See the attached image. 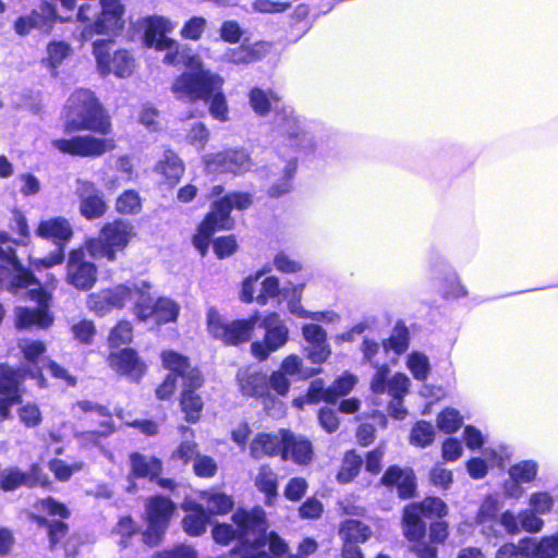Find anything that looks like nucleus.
I'll list each match as a JSON object with an SVG mask.
<instances>
[{
    "label": "nucleus",
    "instance_id": "nucleus-25",
    "mask_svg": "<svg viewBox=\"0 0 558 558\" xmlns=\"http://www.w3.org/2000/svg\"><path fill=\"white\" fill-rule=\"evenodd\" d=\"M302 335L306 342L305 356L313 364L325 363L331 355L326 330L318 324L308 323L303 325Z\"/></svg>",
    "mask_w": 558,
    "mask_h": 558
},
{
    "label": "nucleus",
    "instance_id": "nucleus-56",
    "mask_svg": "<svg viewBox=\"0 0 558 558\" xmlns=\"http://www.w3.org/2000/svg\"><path fill=\"white\" fill-rule=\"evenodd\" d=\"M8 228L12 233L17 235V238H14L15 240L22 241V245L27 244L31 234L27 219L22 210L17 208L12 209V217L8 223Z\"/></svg>",
    "mask_w": 558,
    "mask_h": 558
},
{
    "label": "nucleus",
    "instance_id": "nucleus-36",
    "mask_svg": "<svg viewBox=\"0 0 558 558\" xmlns=\"http://www.w3.org/2000/svg\"><path fill=\"white\" fill-rule=\"evenodd\" d=\"M255 487L265 497L266 506H274L279 494V478L278 474L271 469L269 464H262L254 478Z\"/></svg>",
    "mask_w": 558,
    "mask_h": 558
},
{
    "label": "nucleus",
    "instance_id": "nucleus-26",
    "mask_svg": "<svg viewBox=\"0 0 558 558\" xmlns=\"http://www.w3.org/2000/svg\"><path fill=\"white\" fill-rule=\"evenodd\" d=\"M80 214L87 220L99 219L108 209L104 193L92 181H82L77 190Z\"/></svg>",
    "mask_w": 558,
    "mask_h": 558
},
{
    "label": "nucleus",
    "instance_id": "nucleus-6",
    "mask_svg": "<svg viewBox=\"0 0 558 558\" xmlns=\"http://www.w3.org/2000/svg\"><path fill=\"white\" fill-rule=\"evenodd\" d=\"M160 357L165 369L175 371L183 379L178 398L183 420L189 424L198 423L205 408V400L198 392L206 381L203 372L191 365L189 356L174 350H163Z\"/></svg>",
    "mask_w": 558,
    "mask_h": 558
},
{
    "label": "nucleus",
    "instance_id": "nucleus-32",
    "mask_svg": "<svg viewBox=\"0 0 558 558\" xmlns=\"http://www.w3.org/2000/svg\"><path fill=\"white\" fill-rule=\"evenodd\" d=\"M537 463L533 460H522L509 468L510 483H505V494L508 497L519 498L523 489L521 484H527L536 478Z\"/></svg>",
    "mask_w": 558,
    "mask_h": 558
},
{
    "label": "nucleus",
    "instance_id": "nucleus-60",
    "mask_svg": "<svg viewBox=\"0 0 558 558\" xmlns=\"http://www.w3.org/2000/svg\"><path fill=\"white\" fill-rule=\"evenodd\" d=\"M206 28V20L203 16H192L181 28V36L190 40L201 39Z\"/></svg>",
    "mask_w": 558,
    "mask_h": 558
},
{
    "label": "nucleus",
    "instance_id": "nucleus-7",
    "mask_svg": "<svg viewBox=\"0 0 558 558\" xmlns=\"http://www.w3.org/2000/svg\"><path fill=\"white\" fill-rule=\"evenodd\" d=\"M124 15L125 5L121 0H102L99 5L82 3L76 19L85 24L88 34L118 36L125 26Z\"/></svg>",
    "mask_w": 558,
    "mask_h": 558
},
{
    "label": "nucleus",
    "instance_id": "nucleus-37",
    "mask_svg": "<svg viewBox=\"0 0 558 558\" xmlns=\"http://www.w3.org/2000/svg\"><path fill=\"white\" fill-rule=\"evenodd\" d=\"M53 324V316L45 307H20L16 313V327L27 329L36 326L40 329H48Z\"/></svg>",
    "mask_w": 558,
    "mask_h": 558
},
{
    "label": "nucleus",
    "instance_id": "nucleus-40",
    "mask_svg": "<svg viewBox=\"0 0 558 558\" xmlns=\"http://www.w3.org/2000/svg\"><path fill=\"white\" fill-rule=\"evenodd\" d=\"M520 544H526L530 558H556L558 557V532L543 536L538 541L530 537L520 538Z\"/></svg>",
    "mask_w": 558,
    "mask_h": 558
},
{
    "label": "nucleus",
    "instance_id": "nucleus-19",
    "mask_svg": "<svg viewBox=\"0 0 558 558\" xmlns=\"http://www.w3.org/2000/svg\"><path fill=\"white\" fill-rule=\"evenodd\" d=\"M203 165L209 173L241 175L253 167L251 154L243 147H230L204 156Z\"/></svg>",
    "mask_w": 558,
    "mask_h": 558
},
{
    "label": "nucleus",
    "instance_id": "nucleus-24",
    "mask_svg": "<svg viewBox=\"0 0 558 558\" xmlns=\"http://www.w3.org/2000/svg\"><path fill=\"white\" fill-rule=\"evenodd\" d=\"M107 362L109 367L118 375L135 383L140 381L147 371V366L138 352L131 347L110 352Z\"/></svg>",
    "mask_w": 558,
    "mask_h": 558
},
{
    "label": "nucleus",
    "instance_id": "nucleus-38",
    "mask_svg": "<svg viewBox=\"0 0 558 558\" xmlns=\"http://www.w3.org/2000/svg\"><path fill=\"white\" fill-rule=\"evenodd\" d=\"M362 468L363 457L355 449H348L343 452L336 481L342 485L350 484L359 476Z\"/></svg>",
    "mask_w": 558,
    "mask_h": 558
},
{
    "label": "nucleus",
    "instance_id": "nucleus-48",
    "mask_svg": "<svg viewBox=\"0 0 558 558\" xmlns=\"http://www.w3.org/2000/svg\"><path fill=\"white\" fill-rule=\"evenodd\" d=\"M210 244L215 256L218 259H226L235 254L239 250L238 238L235 234L219 235L211 238Z\"/></svg>",
    "mask_w": 558,
    "mask_h": 558
},
{
    "label": "nucleus",
    "instance_id": "nucleus-4",
    "mask_svg": "<svg viewBox=\"0 0 558 558\" xmlns=\"http://www.w3.org/2000/svg\"><path fill=\"white\" fill-rule=\"evenodd\" d=\"M209 197L215 199L192 235V244L202 257L208 254L211 236L216 232L230 231L234 228L232 210H246L253 204L251 193L233 191L225 194L222 184L214 185L209 191Z\"/></svg>",
    "mask_w": 558,
    "mask_h": 558
},
{
    "label": "nucleus",
    "instance_id": "nucleus-34",
    "mask_svg": "<svg viewBox=\"0 0 558 558\" xmlns=\"http://www.w3.org/2000/svg\"><path fill=\"white\" fill-rule=\"evenodd\" d=\"M170 31L169 22L163 17H150L147 21L144 31V40L148 47H155L157 50L172 49L175 40L167 37Z\"/></svg>",
    "mask_w": 558,
    "mask_h": 558
},
{
    "label": "nucleus",
    "instance_id": "nucleus-33",
    "mask_svg": "<svg viewBox=\"0 0 558 558\" xmlns=\"http://www.w3.org/2000/svg\"><path fill=\"white\" fill-rule=\"evenodd\" d=\"M284 440L283 436L276 433H257L250 444V452L254 459L264 457L274 458L279 456L282 459Z\"/></svg>",
    "mask_w": 558,
    "mask_h": 558
},
{
    "label": "nucleus",
    "instance_id": "nucleus-20",
    "mask_svg": "<svg viewBox=\"0 0 558 558\" xmlns=\"http://www.w3.org/2000/svg\"><path fill=\"white\" fill-rule=\"evenodd\" d=\"M265 329L263 340L251 343V353L259 362L266 361L270 353L283 347L289 340V329L277 312L268 313L262 320Z\"/></svg>",
    "mask_w": 558,
    "mask_h": 558
},
{
    "label": "nucleus",
    "instance_id": "nucleus-52",
    "mask_svg": "<svg viewBox=\"0 0 558 558\" xmlns=\"http://www.w3.org/2000/svg\"><path fill=\"white\" fill-rule=\"evenodd\" d=\"M407 365L415 379L423 381L427 378L429 374V362L424 353L417 351L411 352L408 355Z\"/></svg>",
    "mask_w": 558,
    "mask_h": 558
},
{
    "label": "nucleus",
    "instance_id": "nucleus-49",
    "mask_svg": "<svg viewBox=\"0 0 558 558\" xmlns=\"http://www.w3.org/2000/svg\"><path fill=\"white\" fill-rule=\"evenodd\" d=\"M113 532L120 536V547L126 548L131 545L133 536L140 533V527L131 515H123L118 520Z\"/></svg>",
    "mask_w": 558,
    "mask_h": 558
},
{
    "label": "nucleus",
    "instance_id": "nucleus-45",
    "mask_svg": "<svg viewBox=\"0 0 558 558\" xmlns=\"http://www.w3.org/2000/svg\"><path fill=\"white\" fill-rule=\"evenodd\" d=\"M250 105L255 113L266 117L272 108L280 101V97L272 90H264L259 87H253L248 93Z\"/></svg>",
    "mask_w": 558,
    "mask_h": 558
},
{
    "label": "nucleus",
    "instance_id": "nucleus-63",
    "mask_svg": "<svg viewBox=\"0 0 558 558\" xmlns=\"http://www.w3.org/2000/svg\"><path fill=\"white\" fill-rule=\"evenodd\" d=\"M494 558H530L526 544L507 542L499 546Z\"/></svg>",
    "mask_w": 558,
    "mask_h": 558
},
{
    "label": "nucleus",
    "instance_id": "nucleus-1",
    "mask_svg": "<svg viewBox=\"0 0 558 558\" xmlns=\"http://www.w3.org/2000/svg\"><path fill=\"white\" fill-rule=\"evenodd\" d=\"M62 131L70 137L54 138L52 147L61 154L97 158L116 148L112 118L95 92L76 88L62 110Z\"/></svg>",
    "mask_w": 558,
    "mask_h": 558
},
{
    "label": "nucleus",
    "instance_id": "nucleus-27",
    "mask_svg": "<svg viewBox=\"0 0 558 558\" xmlns=\"http://www.w3.org/2000/svg\"><path fill=\"white\" fill-rule=\"evenodd\" d=\"M180 508L184 511L181 520L183 532L190 537L203 536L211 523V518L204 505L196 500H184Z\"/></svg>",
    "mask_w": 558,
    "mask_h": 558
},
{
    "label": "nucleus",
    "instance_id": "nucleus-44",
    "mask_svg": "<svg viewBox=\"0 0 558 558\" xmlns=\"http://www.w3.org/2000/svg\"><path fill=\"white\" fill-rule=\"evenodd\" d=\"M114 209L120 216H137L143 210V198L134 189L124 190L117 196Z\"/></svg>",
    "mask_w": 558,
    "mask_h": 558
},
{
    "label": "nucleus",
    "instance_id": "nucleus-61",
    "mask_svg": "<svg viewBox=\"0 0 558 558\" xmlns=\"http://www.w3.org/2000/svg\"><path fill=\"white\" fill-rule=\"evenodd\" d=\"M150 558H197V551L190 545L178 544L156 551Z\"/></svg>",
    "mask_w": 558,
    "mask_h": 558
},
{
    "label": "nucleus",
    "instance_id": "nucleus-53",
    "mask_svg": "<svg viewBox=\"0 0 558 558\" xmlns=\"http://www.w3.org/2000/svg\"><path fill=\"white\" fill-rule=\"evenodd\" d=\"M437 427L445 434L456 433L462 425L459 412L451 408L440 411L436 418Z\"/></svg>",
    "mask_w": 558,
    "mask_h": 558
},
{
    "label": "nucleus",
    "instance_id": "nucleus-41",
    "mask_svg": "<svg viewBox=\"0 0 558 558\" xmlns=\"http://www.w3.org/2000/svg\"><path fill=\"white\" fill-rule=\"evenodd\" d=\"M275 124L281 136L289 140H298L304 133L298 117L287 107L276 109Z\"/></svg>",
    "mask_w": 558,
    "mask_h": 558
},
{
    "label": "nucleus",
    "instance_id": "nucleus-18",
    "mask_svg": "<svg viewBox=\"0 0 558 558\" xmlns=\"http://www.w3.org/2000/svg\"><path fill=\"white\" fill-rule=\"evenodd\" d=\"M86 243L70 250L65 265V281L77 291L92 290L98 280L97 265L87 258Z\"/></svg>",
    "mask_w": 558,
    "mask_h": 558
},
{
    "label": "nucleus",
    "instance_id": "nucleus-42",
    "mask_svg": "<svg viewBox=\"0 0 558 558\" xmlns=\"http://www.w3.org/2000/svg\"><path fill=\"white\" fill-rule=\"evenodd\" d=\"M72 47L64 40H50L46 46V57L41 63L53 74H57L58 68L71 54Z\"/></svg>",
    "mask_w": 558,
    "mask_h": 558
},
{
    "label": "nucleus",
    "instance_id": "nucleus-22",
    "mask_svg": "<svg viewBox=\"0 0 558 558\" xmlns=\"http://www.w3.org/2000/svg\"><path fill=\"white\" fill-rule=\"evenodd\" d=\"M49 485L48 475L38 463H32L27 471H22L16 466L7 468L0 476V489L3 492H13L22 486L35 488Z\"/></svg>",
    "mask_w": 558,
    "mask_h": 558
},
{
    "label": "nucleus",
    "instance_id": "nucleus-11",
    "mask_svg": "<svg viewBox=\"0 0 558 558\" xmlns=\"http://www.w3.org/2000/svg\"><path fill=\"white\" fill-rule=\"evenodd\" d=\"M35 235L54 245V250L49 254L31 262L35 270H41L61 265L64 262L65 248L73 239L74 231L68 218L54 216L41 219L35 229Z\"/></svg>",
    "mask_w": 558,
    "mask_h": 558
},
{
    "label": "nucleus",
    "instance_id": "nucleus-29",
    "mask_svg": "<svg viewBox=\"0 0 558 558\" xmlns=\"http://www.w3.org/2000/svg\"><path fill=\"white\" fill-rule=\"evenodd\" d=\"M279 433L284 440L282 461L290 459L299 465H307L312 462L314 449L308 439L295 437L288 428H280Z\"/></svg>",
    "mask_w": 558,
    "mask_h": 558
},
{
    "label": "nucleus",
    "instance_id": "nucleus-57",
    "mask_svg": "<svg viewBox=\"0 0 558 558\" xmlns=\"http://www.w3.org/2000/svg\"><path fill=\"white\" fill-rule=\"evenodd\" d=\"M308 489L307 481L302 476L291 477L283 489V496L291 502H299L306 495Z\"/></svg>",
    "mask_w": 558,
    "mask_h": 558
},
{
    "label": "nucleus",
    "instance_id": "nucleus-16",
    "mask_svg": "<svg viewBox=\"0 0 558 558\" xmlns=\"http://www.w3.org/2000/svg\"><path fill=\"white\" fill-rule=\"evenodd\" d=\"M153 284L149 281V288L140 295L133 304V313L137 320L147 322L153 318L158 325H166L177 322L180 313V305L168 296H151Z\"/></svg>",
    "mask_w": 558,
    "mask_h": 558
},
{
    "label": "nucleus",
    "instance_id": "nucleus-30",
    "mask_svg": "<svg viewBox=\"0 0 558 558\" xmlns=\"http://www.w3.org/2000/svg\"><path fill=\"white\" fill-rule=\"evenodd\" d=\"M154 172L161 178L163 185L173 189L184 175L185 165L173 149L167 148L163 150L161 158L155 163Z\"/></svg>",
    "mask_w": 558,
    "mask_h": 558
},
{
    "label": "nucleus",
    "instance_id": "nucleus-14",
    "mask_svg": "<svg viewBox=\"0 0 558 558\" xmlns=\"http://www.w3.org/2000/svg\"><path fill=\"white\" fill-rule=\"evenodd\" d=\"M175 511L177 506L168 496L156 494L146 499V529L141 533L146 546L153 548L161 544Z\"/></svg>",
    "mask_w": 558,
    "mask_h": 558
},
{
    "label": "nucleus",
    "instance_id": "nucleus-51",
    "mask_svg": "<svg viewBox=\"0 0 558 558\" xmlns=\"http://www.w3.org/2000/svg\"><path fill=\"white\" fill-rule=\"evenodd\" d=\"M98 416H100L101 420L97 423V426L83 432L87 439L98 440L99 438H106L116 430L112 414L108 408L106 414H98Z\"/></svg>",
    "mask_w": 558,
    "mask_h": 558
},
{
    "label": "nucleus",
    "instance_id": "nucleus-23",
    "mask_svg": "<svg viewBox=\"0 0 558 558\" xmlns=\"http://www.w3.org/2000/svg\"><path fill=\"white\" fill-rule=\"evenodd\" d=\"M355 383V376L348 373L337 377L328 387H325L323 378H316L311 381L307 388L306 400L308 403L325 401L335 404L354 388Z\"/></svg>",
    "mask_w": 558,
    "mask_h": 558
},
{
    "label": "nucleus",
    "instance_id": "nucleus-10",
    "mask_svg": "<svg viewBox=\"0 0 558 558\" xmlns=\"http://www.w3.org/2000/svg\"><path fill=\"white\" fill-rule=\"evenodd\" d=\"M149 288V280H126L101 288L87 294L86 307L98 317H104L113 310H123L129 303L140 300V295Z\"/></svg>",
    "mask_w": 558,
    "mask_h": 558
},
{
    "label": "nucleus",
    "instance_id": "nucleus-21",
    "mask_svg": "<svg viewBox=\"0 0 558 558\" xmlns=\"http://www.w3.org/2000/svg\"><path fill=\"white\" fill-rule=\"evenodd\" d=\"M377 484L388 493L396 494L401 500H412L417 496V477L411 466L388 465Z\"/></svg>",
    "mask_w": 558,
    "mask_h": 558
},
{
    "label": "nucleus",
    "instance_id": "nucleus-55",
    "mask_svg": "<svg viewBox=\"0 0 558 558\" xmlns=\"http://www.w3.org/2000/svg\"><path fill=\"white\" fill-rule=\"evenodd\" d=\"M385 450L377 446L365 452L363 457V466L367 474L377 476L383 473Z\"/></svg>",
    "mask_w": 558,
    "mask_h": 558
},
{
    "label": "nucleus",
    "instance_id": "nucleus-62",
    "mask_svg": "<svg viewBox=\"0 0 558 558\" xmlns=\"http://www.w3.org/2000/svg\"><path fill=\"white\" fill-rule=\"evenodd\" d=\"M280 292L279 279L276 276H268L262 281V290L256 296V302L265 305L269 299L279 296Z\"/></svg>",
    "mask_w": 558,
    "mask_h": 558
},
{
    "label": "nucleus",
    "instance_id": "nucleus-59",
    "mask_svg": "<svg viewBox=\"0 0 558 558\" xmlns=\"http://www.w3.org/2000/svg\"><path fill=\"white\" fill-rule=\"evenodd\" d=\"M180 375L175 371H169L162 381L156 387L155 396L159 401L170 400L177 390V379Z\"/></svg>",
    "mask_w": 558,
    "mask_h": 558
},
{
    "label": "nucleus",
    "instance_id": "nucleus-9",
    "mask_svg": "<svg viewBox=\"0 0 558 558\" xmlns=\"http://www.w3.org/2000/svg\"><path fill=\"white\" fill-rule=\"evenodd\" d=\"M235 381L243 397L258 399L263 402L286 397L291 387L290 379L284 377L282 372H271L268 375L262 369L252 367L239 369Z\"/></svg>",
    "mask_w": 558,
    "mask_h": 558
},
{
    "label": "nucleus",
    "instance_id": "nucleus-58",
    "mask_svg": "<svg viewBox=\"0 0 558 558\" xmlns=\"http://www.w3.org/2000/svg\"><path fill=\"white\" fill-rule=\"evenodd\" d=\"M323 513L324 505L314 496L306 498L298 508V515L302 520H318Z\"/></svg>",
    "mask_w": 558,
    "mask_h": 558
},
{
    "label": "nucleus",
    "instance_id": "nucleus-13",
    "mask_svg": "<svg viewBox=\"0 0 558 558\" xmlns=\"http://www.w3.org/2000/svg\"><path fill=\"white\" fill-rule=\"evenodd\" d=\"M259 316L255 312L247 318L226 319L216 307L206 312V329L211 338L226 347H240L252 340Z\"/></svg>",
    "mask_w": 558,
    "mask_h": 558
},
{
    "label": "nucleus",
    "instance_id": "nucleus-47",
    "mask_svg": "<svg viewBox=\"0 0 558 558\" xmlns=\"http://www.w3.org/2000/svg\"><path fill=\"white\" fill-rule=\"evenodd\" d=\"M133 340V326L129 320H119L110 330L108 343L110 348H120Z\"/></svg>",
    "mask_w": 558,
    "mask_h": 558
},
{
    "label": "nucleus",
    "instance_id": "nucleus-39",
    "mask_svg": "<svg viewBox=\"0 0 558 558\" xmlns=\"http://www.w3.org/2000/svg\"><path fill=\"white\" fill-rule=\"evenodd\" d=\"M132 474L137 478H149L154 481L162 472V463L156 457L147 458L140 452H133L130 456Z\"/></svg>",
    "mask_w": 558,
    "mask_h": 558
},
{
    "label": "nucleus",
    "instance_id": "nucleus-15",
    "mask_svg": "<svg viewBox=\"0 0 558 558\" xmlns=\"http://www.w3.org/2000/svg\"><path fill=\"white\" fill-rule=\"evenodd\" d=\"M20 244L23 242L13 239L8 231L0 230V281H3L13 270L14 274L10 277L8 290L14 293L20 289L39 284L33 271L26 268L17 256L16 246Z\"/></svg>",
    "mask_w": 558,
    "mask_h": 558
},
{
    "label": "nucleus",
    "instance_id": "nucleus-54",
    "mask_svg": "<svg viewBox=\"0 0 558 558\" xmlns=\"http://www.w3.org/2000/svg\"><path fill=\"white\" fill-rule=\"evenodd\" d=\"M71 332L81 344L89 345L96 336V326L92 319L83 318L71 326Z\"/></svg>",
    "mask_w": 558,
    "mask_h": 558
},
{
    "label": "nucleus",
    "instance_id": "nucleus-12",
    "mask_svg": "<svg viewBox=\"0 0 558 558\" xmlns=\"http://www.w3.org/2000/svg\"><path fill=\"white\" fill-rule=\"evenodd\" d=\"M134 226L122 218H116L102 225L97 238L86 240V250L95 258L114 262L119 252H123L135 238Z\"/></svg>",
    "mask_w": 558,
    "mask_h": 558
},
{
    "label": "nucleus",
    "instance_id": "nucleus-8",
    "mask_svg": "<svg viewBox=\"0 0 558 558\" xmlns=\"http://www.w3.org/2000/svg\"><path fill=\"white\" fill-rule=\"evenodd\" d=\"M35 507L43 514L31 513L29 520L37 527L45 529L49 550L64 547L70 538V524L66 522L71 517L69 507L52 496L38 499Z\"/></svg>",
    "mask_w": 558,
    "mask_h": 558
},
{
    "label": "nucleus",
    "instance_id": "nucleus-3",
    "mask_svg": "<svg viewBox=\"0 0 558 558\" xmlns=\"http://www.w3.org/2000/svg\"><path fill=\"white\" fill-rule=\"evenodd\" d=\"M23 363L16 367L9 363H0V422L12 418V408L21 404L26 388L27 378L36 380L39 388H47L48 381L39 365L47 352L43 340H24L19 343Z\"/></svg>",
    "mask_w": 558,
    "mask_h": 558
},
{
    "label": "nucleus",
    "instance_id": "nucleus-46",
    "mask_svg": "<svg viewBox=\"0 0 558 558\" xmlns=\"http://www.w3.org/2000/svg\"><path fill=\"white\" fill-rule=\"evenodd\" d=\"M435 439V430L432 423L421 420L414 424L410 434L412 445L426 448L433 444Z\"/></svg>",
    "mask_w": 558,
    "mask_h": 558
},
{
    "label": "nucleus",
    "instance_id": "nucleus-28",
    "mask_svg": "<svg viewBox=\"0 0 558 558\" xmlns=\"http://www.w3.org/2000/svg\"><path fill=\"white\" fill-rule=\"evenodd\" d=\"M339 535L342 542L340 549V556H342L350 550L362 551L359 544L367 542L372 537L373 532L361 520L347 519L340 524Z\"/></svg>",
    "mask_w": 558,
    "mask_h": 558
},
{
    "label": "nucleus",
    "instance_id": "nucleus-5",
    "mask_svg": "<svg viewBox=\"0 0 558 558\" xmlns=\"http://www.w3.org/2000/svg\"><path fill=\"white\" fill-rule=\"evenodd\" d=\"M223 85L222 76L199 65L179 74L172 82L171 92L180 101H203L214 119L226 122L229 120V106Z\"/></svg>",
    "mask_w": 558,
    "mask_h": 558
},
{
    "label": "nucleus",
    "instance_id": "nucleus-17",
    "mask_svg": "<svg viewBox=\"0 0 558 558\" xmlns=\"http://www.w3.org/2000/svg\"><path fill=\"white\" fill-rule=\"evenodd\" d=\"M111 45L110 39H97L93 43V53L99 73L104 76L110 73L118 77L130 76L135 68L134 58L126 49L112 52Z\"/></svg>",
    "mask_w": 558,
    "mask_h": 558
},
{
    "label": "nucleus",
    "instance_id": "nucleus-35",
    "mask_svg": "<svg viewBox=\"0 0 558 558\" xmlns=\"http://www.w3.org/2000/svg\"><path fill=\"white\" fill-rule=\"evenodd\" d=\"M198 496L205 502V510L210 518L227 515L234 508L233 497L214 487L201 490Z\"/></svg>",
    "mask_w": 558,
    "mask_h": 558
},
{
    "label": "nucleus",
    "instance_id": "nucleus-50",
    "mask_svg": "<svg viewBox=\"0 0 558 558\" xmlns=\"http://www.w3.org/2000/svg\"><path fill=\"white\" fill-rule=\"evenodd\" d=\"M17 405V416L25 427L34 428L41 424L43 415L37 403L27 401Z\"/></svg>",
    "mask_w": 558,
    "mask_h": 558
},
{
    "label": "nucleus",
    "instance_id": "nucleus-31",
    "mask_svg": "<svg viewBox=\"0 0 558 558\" xmlns=\"http://www.w3.org/2000/svg\"><path fill=\"white\" fill-rule=\"evenodd\" d=\"M270 49V44L264 40L255 43L243 41L241 45L229 48L225 52V60L228 63L241 65L251 64L263 60Z\"/></svg>",
    "mask_w": 558,
    "mask_h": 558
},
{
    "label": "nucleus",
    "instance_id": "nucleus-43",
    "mask_svg": "<svg viewBox=\"0 0 558 558\" xmlns=\"http://www.w3.org/2000/svg\"><path fill=\"white\" fill-rule=\"evenodd\" d=\"M386 352L392 351L396 355L405 353L410 345V331L405 323L397 320L390 336L381 342Z\"/></svg>",
    "mask_w": 558,
    "mask_h": 558
},
{
    "label": "nucleus",
    "instance_id": "nucleus-2",
    "mask_svg": "<svg viewBox=\"0 0 558 558\" xmlns=\"http://www.w3.org/2000/svg\"><path fill=\"white\" fill-rule=\"evenodd\" d=\"M447 504L437 496L407 504L401 513L402 535L416 558H438V548L449 537Z\"/></svg>",
    "mask_w": 558,
    "mask_h": 558
},
{
    "label": "nucleus",
    "instance_id": "nucleus-64",
    "mask_svg": "<svg viewBox=\"0 0 558 558\" xmlns=\"http://www.w3.org/2000/svg\"><path fill=\"white\" fill-rule=\"evenodd\" d=\"M193 471L196 476L210 478L217 474L218 466L216 461L209 456H196Z\"/></svg>",
    "mask_w": 558,
    "mask_h": 558
}]
</instances>
